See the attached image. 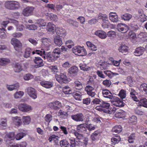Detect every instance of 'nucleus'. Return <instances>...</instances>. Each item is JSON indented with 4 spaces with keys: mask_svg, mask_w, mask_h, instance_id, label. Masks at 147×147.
Masks as SVG:
<instances>
[{
    "mask_svg": "<svg viewBox=\"0 0 147 147\" xmlns=\"http://www.w3.org/2000/svg\"><path fill=\"white\" fill-rule=\"evenodd\" d=\"M33 78V76L30 73L26 74L24 76V78L25 80H28Z\"/></svg>",
    "mask_w": 147,
    "mask_h": 147,
    "instance_id": "13d9d810",
    "label": "nucleus"
},
{
    "mask_svg": "<svg viewBox=\"0 0 147 147\" xmlns=\"http://www.w3.org/2000/svg\"><path fill=\"white\" fill-rule=\"evenodd\" d=\"M71 118L74 121H83L84 119V115L82 113H79L71 116Z\"/></svg>",
    "mask_w": 147,
    "mask_h": 147,
    "instance_id": "1a4fd4ad",
    "label": "nucleus"
},
{
    "mask_svg": "<svg viewBox=\"0 0 147 147\" xmlns=\"http://www.w3.org/2000/svg\"><path fill=\"white\" fill-rule=\"evenodd\" d=\"M54 42L58 46H60L63 44L62 40L59 36H56L54 38Z\"/></svg>",
    "mask_w": 147,
    "mask_h": 147,
    "instance_id": "412c9836",
    "label": "nucleus"
},
{
    "mask_svg": "<svg viewBox=\"0 0 147 147\" xmlns=\"http://www.w3.org/2000/svg\"><path fill=\"white\" fill-rule=\"evenodd\" d=\"M49 16L51 20L54 21H57L58 19V18L56 15L53 13H50L49 14Z\"/></svg>",
    "mask_w": 147,
    "mask_h": 147,
    "instance_id": "338daca9",
    "label": "nucleus"
},
{
    "mask_svg": "<svg viewBox=\"0 0 147 147\" xmlns=\"http://www.w3.org/2000/svg\"><path fill=\"white\" fill-rule=\"evenodd\" d=\"M59 144L61 147H67L69 146V145L68 141L66 139L61 140L60 141Z\"/></svg>",
    "mask_w": 147,
    "mask_h": 147,
    "instance_id": "58836bf2",
    "label": "nucleus"
},
{
    "mask_svg": "<svg viewBox=\"0 0 147 147\" xmlns=\"http://www.w3.org/2000/svg\"><path fill=\"white\" fill-rule=\"evenodd\" d=\"M140 88L141 90L147 94V84L145 83L142 84L140 86Z\"/></svg>",
    "mask_w": 147,
    "mask_h": 147,
    "instance_id": "5fc2aeb1",
    "label": "nucleus"
},
{
    "mask_svg": "<svg viewBox=\"0 0 147 147\" xmlns=\"http://www.w3.org/2000/svg\"><path fill=\"white\" fill-rule=\"evenodd\" d=\"M132 17L131 15L128 13H125L121 16V19L126 21H129L131 18Z\"/></svg>",
    "mask_w": 147,
    "mask_h": 147,
    "instance_id": "2f4dec72",
    "label": "nucleus"
},
{
    "mask_svg": "<svg viewBox=\"0 0 147 147\" xmlns=\"http://www.w3.org/2000/svg\"><path fill=\"white\" fill-rule=\"evenodd\" d=\"M77 129L81 132H84L87 130V125L83 123L78 125L77 126Z\"/></svg>",
    "mask_w": 147,
    "mask_h": 147,
    "instance_id": "c756f323",
    "label": "nucleus"
},
{
    "mask_svg": "<svg viewBox=\"0 0 147 147\" xmlns=\"http://www.w3.org/2000/svg\"><path fill=\"white\" fill-rule=\"evenodd\" d=\"M19 87L18 83H16L12 85H7L6 88L7 90L9 91H12L14 90L17 89Z\"/></svg>",
    "mask_w": 147,
    "mask_h": 147,
    "instance_id": "cd10ccee",
    "label": "nucleus"
},
{
    "mask_svg": "<svg viewBox=\"0 0 147 147\" xmlns=\"http://www.w3.org/2000/svg\"><path fill=\"white\" fill-rule=\"evenodd\" d=\"M117 29L122 33H125L128 30V26L125 24L119 23L117 25Z\"/></svg>",
    "mask_w": 147,
    "mask_h": 147,
    "instance_id": "6e6552de",
    "label": "nucleus"
},
{
    "mask_svg": "<svg viewBox=\"0 0 147 147\" xmlns=\"http://www.w3.org/2000/svg\"><path fill=\"white\" fill-rule=\"evenodd\" d=\"M24 94V93L23 92L21 91L17 92L14 94V97L16 98H20Z\"/></svg>",
    "mask_w": 147,
    "mask_h": 147,
    "instance_id": "bf43d9fd",
    "label": "nucleus"
},
{
    "mask_svg": "<svg viewBox=\"0 0 147 147\" xmlns=\"http://www.w3.org/2000/svg\"><path fill=\"white\" fill-rule=\"evenodd\" d=\"M26 134L22 132L19 133L16 135L15 138L16 140H19L22 138Z\"/></svg>",
    "mask_w": 147,
    "mask_h": 147,
    "instance_id": "680f3d73",
    "label": "nucleus"
},
{
    "mask_svg": "<svg viewBox=\"0 0 147 147\" xmlns=\"http://www.w3.org/2000/svg\"><path fill=\"white\" fill-rule=\"evenodd\" d=\"M36 24H37L38 26L40 27L45 26L46 25V22L45 20L43 19H38L36 20Z\"/></svg>",
    "mask_w": 147,
    "mask_h": 147,
    "instance_id": "f704fd0d",
    "label": "nucleus"
},
{
    "mask_svg": "<svg viewBox=\"0 0 147 147\" xmlns=\"http://www.w3.org/2000/svg\"><path fill=\"white\" fill-rule=\"evenodd\" d=\"M67 112L64 111L62 110H60L58 113V115L59 116H62V117L67 116Z\"/></svg>",
    "mask_w": 147,
    "mask_h": 147,
    "instance_id": "0e129e2a",
    "label": "nucleus"
},
{
    "mask_svg": "<svg viewBox=\"0 0 147 147\" xmlns=\"http://www.w3.org/2000/svg\"><path fill=\"white\" fill-rule=\"evenodd\" d=\"M73 133L76 137V138L79 140L78 142H82L81 140H83L84 139V137L83 135L75 131H74Z\"/></svg>",
    "mask_w": 147,
    "mask_h": 147,
    "instance_id": "72a5a7b5",
    "label": "nucleus"
},
{
    "mask_svg": "<svg viewBox=\"0 0 147 147\" xmlns=\"http://www.w3.org/2000/svg\"><path fill=\"white\" fill-rule=\"evenodd\" d=\"M18 107L20 111L24 112H27L32 110L31 107L26 104H20L19 105Z\"/></svg>",
    "mask_w": 147,
    "mask_h": 147,
    "instance_id": "9d476101",
    "label": "nucleus"
},
{
    "mask_svg": "<svg viewBox=\"0 0 147 147\" xmlns=\"http://www.w3.org/2000/svg\"><path fill=\"white\" fill-rule=\"evenodd\" d=\"M107 35L109 37L113 38L116 36V33L114 31L111 30L107 32Z\"/></svg>",
    "mask_w": 147,
    "mask_h": 147,
    "instance_id": "e2e57ef3",
    "label": "nucleus"
},
{
    "mask_svg": "<svg viewBox=\"0 0 147 147\" xmlns=\"http://www.w3.org/2000/svg\"><path fill=\"white\" fill-rule=\"evenodd\" d=\"M127 47L125 45L121 44L119 46L118 50L120 52L123 53L126 52L127 51Z\"/></svg>",
    "mask_w": 147,
    "mask_h": 147,
    "instance_id": "79ce46f5",
    "label": "nucleus"
},
{
    "mask_svg": "<svg viewBox=\"0 0 147 147\" xmlns=\"http://www.w3.org/2000/svg\"><path fill=\"white\" fill-rule=\"evenodd\" d=\"M61 104L60 102L58 101H55L50 103L49 106L50 108L55 110H57L60 109Z\"/></svg>",
    "mask_w": 147,
    "mask_h": 147,
    "instance_id": "f3484780",
    "label": "nucleus"
},
{
    "mask_svg": "<svg viewBox=\"0 0 147 147\" xmlns=\"http://www.w3.org/2000/svg\"><path fill=\"white\" fill-rule=\"evenodd\" d=\"M102 84L105 86L109 87L111 84V82L109 80H107L103 81Z\"/></svg>",
    "mask_w": 147,
    "mask_h": 147,
    "instance_id": "69168bd1",
    "label": "nucleus"
},
{
    "mask_svg": "<svg viewBox=\"0 0 147 147\" xmlns=\"http://www.w3.org/2000/svg\"><path fill=\"white\" fill-rule=\"evenodd\" d=\"M100 130H97L92 133L90 136V138L93 141H95L100 135Z\"/></svg>",
    "mask_w": 147,
    "mask_h": 147,
    "instance_id": "b1692460",
    "label": "nucleus"
},
{
    "mask_svg": "<svg viewBox=\"0 0 147 147\" xmlns=\"http://www.w3.org/2000/svg\"><path fill=\"white\" fill-rule=\"evenodd\" d=\"M73 95L76 100H81L82 93L80 92L73 93Z\"/></svg>",
    "mask_w": 147,
    "mask_h": 147,
    "instance_id": "c03bdc74",
    "label": "nucleus"
},
{
    "mask_svg": "<svg viewBox=\"0 0 147 147\" xmlns=\"http://www.w3.org/2000/svg\"><path fill=\"white\" fill-rule=\"evenodd\" d=\"M138 16L139 18L141 19H143V20H141V21L143 22L144 21H145L147 19V16H145L143 14V11L142 10H140L138 11Z\"/></svg>",
    "mask_w": 147,
    "mask_h": 147,
    "instance_id": "e433bc0d",
    "label": "nucleus"
},
{
    "mask_svg": "<svg viewBox=\"0 0 147 147\" xmlns=\"http://www.w3.org/2000/svg\"><path fill=\"white\" fill-rule=\"evenodd\" d=\"M122 130V127L120 125H116L114 126L112 129L113 132L119 133L121 132Z\"/></svg>",
    "mask_w": 147,
    "mask_h": 147,
    "instance_id": "c9c22d12",
    "label": "nucleus"
},
{
    "mask_svg": "<svg viewBox=\"0 0 147 147\" xmlns=\"http://www.w3.org/2000/svg\"><path fill=\"white\" fill-rule=\"evenodd\" d=\"M69 140L70 141V146L75 147L79 145L78 142L75 141V138H71L69 139Z\"/></svg>",
    "mask_w": 147,
    "mask_h": 147,
    "instance_id": "ea45409f",
    "label": "nucleus"
},
{
    "mask_svg": "<svg viewBox=\"0 0 147 147\" xmlns=\"http://www.w3.org/2000/svg\"><path fill=\"white\" fill-rule=\"evenodd\" d=\"M72 50L73 53L76 55H78L80 54V56H84L86 55L87 54L86 49L83 47L80 46H76L74 47Z\"/></svg>",
    "mask_w": 147,
    "mask_h": 147,
    "instance_id": "7ed1b4c3",
    "label": "nucleus"
},
{
    "mask_svg": "<svg viewBox=\"0 0 147 147\" xmlns=\"http://www.w3.org/2000/svg\"><path fill=\"white\" fill-rule=\"evenodd\" d=\"M42 56L45 59H47L49 62H53L58 58L57 56L56 55H54V54L52 53V54L49 55H46L45 52Z\"/></svg>",
    "mask_w": 147,
    "mask_h": 147,
    "instance_id": "9b49d317",
    "label": "nucleus"
},
{
    "mask_svg": "<svg viewBox=\"0 0 147 147\" xmlns=\"http://www.w3.org/2000/svg\"><path fill=\"white\" fill-rule=\"evenodd\" d=\"M56 30V33L57 36H66V31L63 28H58Z\"/></svg>",
    "mask_w": 147,
    "mask_h": 147,
    "instance_id": "c85d7f7f",
    "label": "nucleus"
},
{
    "mask_svg": "<svg viewBox=\"0 0 147 147\" xmlns=\"http://www.w3.org/2000/svg\"><path fill=\"white\" fill-rule=\"evenodd\" d=\"M74 85L76 89L79 90H81L83 88L82 84L78 80H76L74 81Z\"/></svg>",
    "mask_w": 147,
    "mask_h": 147,
    "instance_id": "a878e982",
    "label": "nucleus"
},
{
    "mask_svg": "<svg viewBox=\"0 0 147 147\" xmlns=\"http://www.w3.org/2000/svg\"><path fill=\"white\" fill-rule=\"evenodd\" d=\"M49 67L53 73H55L58 72L57 67L56 66H50Z\"/></svg>",
    "mask_w": 147,
    "mask_h": 147,
    "instance_id": "774afa93",
    "label": "nucleus"
},
{
    "mask_svg": "<svg viewBox=\"0 0 147 147\" xmlns=\"http://www.w3.org/2000/svg\"><path fill=\"white\" fill-rule=\"evenodd\" d=\"M13 123L16 126L18 127L20 126L22 124V121L21 118L20 117L16 116L12 118Z\"/></svg>",
    "mask_w": 147,
    "mask_h": 147,
    "instance_id": "dca6fc26",
    "label": "nucleus"
},
{
    "mask_svg": "<svg viewBox=\"0 0 147 147\" xmlns=\"http://www.w3.org/2000/svg\"><path fill=\"white\" fill-rule=\"evenodd\" d=\"M106 18H108V17L106 15L100 13L98 15V17L97 19V20L98 19H102L103 22L105 21L108 22V20L105 19Z\"/></svg>",
    "mask_w": 147,
    "mask_h": 147,
    "instance_id": "de8ad7c7",
    "label": "nucleus"
},
{
    "mask_svg": "<svg viewBox=\"0 0 147 147\" xmlns=\"http://www.w3.org/2000/svg\"><path fill=\"white\" fill-rule=\"evenodd\" d=\"M79 67L81 70L84 71H89L91 70V68L87 66L86 64L81 63Z\"/></svg>",
    "mask_w": 147,
    "mask_h": 147,
    "instance_id": "4c0bfd02",
    "label": "nucleus"
},
{
    "mask_svg": "<svg viewBox=\"0 0 147 147\" xmlns=\"http://www.w3.org/2000/svg\"><path fill=\"white\" fill-rule=\"evenodd\" d=\"M5 30L3 28H0V37L2 38L5 39L7 37L5 33L4 32Z\"/></svg>",
    "mask_w": 147,
    "mask_h": 147,
    "instance_id": "052dcab7",
    "label": "nucleus"
},
{
    "mask_svg": "<svg viewBox=\"0 0 147 147\" xmlns=\"http://www.w3.org/2000/svg\"><path fill=\"white\" fill-rule=\"evenodd\" d=\"M144 51L145 49L143 47H138L134 52V54L136 56H140L143 54Z\"/></svg>",
    "mask_w": 147,
    "mask_h": 147,
    "instance_id": "4be33fe9",
    "label": "nucleus"
},
{
    "mask_svg": "<svg viewBox=\"0 0 147 147\" xmlns=\"http://www.w3.org/2000/svg\"><path fill=\"white\" fill-rule=\"evenodd\" d=\"M109 18L113 23H117L119 21L118 16L115 12H110L109 14Z\"/></svg>",
    "mask_w": 147,
    "mask_h": 147,
    "instance_id": "f8f14e48",
    "label": "nucleus"
},
{
    "mask_svg": "<svg viewBox=\"0 0 147 147\" xmlns=\"http://www.w3.org/2000/svg\"><path fill=\"white\" fill-rule=\"evenodd\" d=\"M129 91L131 96L132 97V98L135 101H137L138 100V98L135 96L136 94V91L133 89L131 88L129 89Z\"/></svg>",
    "mask_w": 147,
    "mask_h": 147,
    "instance_id": "37998d69",
    "label": "nucleus"
},
{
    "mask_svg": "<svg viewBox=\"0 0 147 147\" xmlns=\"http://www.w3.org/2000/svg\"><path fill=\"white\" fill-rule=\"evenodd\" d=\"M22 119L25 124H28L30 122L31 119L29 116H24L22 117Z\"/></svg>",
    "mask_w": 147,
    "mask_h": 147,
    "instance_id": "a18cd8bd",
    "label": "nucleus"
},
{
    "mask_svg": "<svg viewBox=\"0 0 147 147\" xmlns=\"http://www.w3.org/2000/svg\"><path fill=\"white\" fill-rule=\"evenodd\" d=\"M11 43L14 46L15 49L17 51L21 50L22 47V43L17 39L13 38L11 40Z\"/></svg>",
    "mask_w": 147,
    "mask_h": 147,
    "instance_id": "39448f33",
    "label": "nucleus"
},
{
    "mask_svg": "<svg viewBox=\"0 0 147 147\" xmlns=\"http://www.w3.org/2000/svg\"><path fill=\"white\" fill-rule=\"evenodd\" d=\"M139 104L140 106L147 108V99L144 98L141 99L140 101Z\"/></svg>",
    "mask_w": 147,
    "mask_h": 147,
    "instance_id": "09e8293b",
    "label": "nucleus"
},
{
    "mask_svg": "<svg viewBox=\"0 0 147 147\" xmlns=\"http://www.w3.org/2000/svg\"><path fill=\"white\" fill-rule=\"evenodd\" d=\"M121 140V138L120 136H115L112 138L111 139V144L115 145L118 143Z\"/></svg>",
    "mask_w": 147,
    "mask_h": 147,
    "instance_id": "7c9ffc66",
    "label": "nucleus"
},
{
    "mask_svg": "<svg viewBox=\"0 0 147 147\" xmlns=\"http://www.w3.org/2000/svg\"><path fill=\"white\" fill-rule=\"evenodd\" d=\"M10 60L9 59L5 58H0V65H5L10 63Z\"/></svg>",
    "mask_w": 147,
    "mask_h": 147,
    "instance_id": "a19ab883",
    "label": "nucleus"
},
{
    "mask_svg": "<svg viewBox=\"0 0 147 147\" xmlns=\"http://www.w3.org/2000/svg\"><path fill=\"white\" fill-rule=\"evenodd\" d=\"M63 92L65 94H69L72 93L71 90L69 88V87L65 86L63 90Z\"/></svg>",
    "mask_w": 147,
    "mask_h": 147,
    "instance_id": "864d4df0",
    "label": "nucleus"
},
{
    "mask_svg": "<svg viewBox=\"0 0 147 147\" xmlns=\"http://www.w3.org/2000/svg\"><path fill=\"white\" fill-rule=\"evenodd\" d=\"M7 119L6 118H2L1 119L0 128H2L3 127H6L7 126Z\"/></svg>",
    "mask_w": 147,
    "mask_h": 147,
    "instance_id": "49530a36",
    "label": "nucleus"
},
{
    "mask_svg": "<svg viewBox=\"0 0 147 147\" xmlns=\"http://www.w3.org/2000/svg\"><path fill=\"white\" fill-rule=\"evenodd\" d=\"M14 70L16 72H19L23 70L22 65L20 63H15L13 64Z\"/></svg>",
    "mask_w": 147,
    "mask_h": 147,
    "instance_id": "5701e85b",
    "label": "nucleus"
},
{
    "mask_svg": "<svg viewBox=\"0 0 147 147\" xmlns=\"http://www.w3.org/2000/svg\"><path fill=\"white\" fill-rule=\"evenodd\" d=\"M52 53L56 55L57 56V58H58L61 53L60 49L58 47L55 48L53 50Z\"/></svg>",
    "mask_w": 147,
    "mask_h": 147,
    "instance_id": "4d7b16f0",
    "label": "nucleus"
},
{
    "mask_svg": "<svg viewBox=\"0 0 147 147\" xmlns=\"http://www.w3.org/2000/svg\"><path fill=\"white\" fill-rule=\"evenodd\" d=\"M32 53V55L36 54L42 56L43 54L45 53V51L44 49L38 48V49L32 51V50L31 48L28 47L26 48L25 50L24 57L26 58L29 57L30 56Z\"/></svg>",
    "mask_w": 147,
    "mask_h": 147,
    "instance_id": "f257e3e1",
    "label": "nucleus"
},
{
    "mask_svg": "<svg viewBox=\"0 0 147 147\" xmlns=\"http://www.w3.org/2000/svg\"><path fill=\"white\" fill-rule=\"evenodd\" d=\"M34 61L35 63L36 64L34 66V67L35 68H38L44 65L42 60L40 57H35Z\"/></svg>",
    "mask_w": 147,
    "mask_h": 147,
    "instance_id": "4468645a",
    "label": "nucleus"
},
{
    "mask_svg": "<svg viewBox=\"0 0 147 147\" xmlns=\"http://www.w3.org/2000/svg\"><path fill=\"white\" fill-rule=\"evenodd\" d=\"M137 118L134 116H132L129 118V123L131 124H135L137 122Z\"/></svg>",
    "mask_w": 147,
    "mask_h": 147,
    "instance_id": "8fccbe9b",
    "label": "nucleus"
},
{
    "mask_svg": "<svg viewBox=\"0 0 147 147\" xmlns=\"http://www.w3.org/2000/svg\"><path fill=\"white\" fill-rule=\"evenodd\" d=\"M27 92L28 95L34 99H36L37 97V93L35 90L31 87L28 88Z\"/></svg>",
    "mask_w": 147,
    "mask_h": 147,
    "instance_id": "ddd939ff",
    "label": "nucleus"
},
{
    "mask_svg": "<svg viewBox=\"0 0 147 147\" xmlns=\"http://www.w3.org/2000/svg\"><path fill=\"white\" fill-rule=\"evenodd\" d=\"M78 72V68L75 66H73L68 69V73L71 76H76Z\"/></svg>",
    "mask_w": 147,
    "mask_h": 147,
    "instance_id": "2eb2a0df",
    "label": "nucleus"
},
{
    "mask_svg": "<svg viewBox=\"0 0 147 147\" xmlns=\"http://www.w3.org/2000/svg\"><path fill=\"white\" fill-rule=\"evenodd\" d=\"M136 136L134 133H132L128 138V141L129 143H132L134 142Z\"/></svg>",
    "mask_w": 147,
    "mask_h": 147,
    "instance_id": "3c124183",
    "label": "nucleus"
},
{
    "mask_svg": "<svg viewBox=\"0 0 147 147\" xmlns=\"http://www.w3.org/2000/svg\"><path fill=\"white\" fill-rule=\"evenodd\" d=\"M34 7L32 6H28L23 10L22 14L25 16L28 17L33 14Z\"/></svg>",
    "mask_w": 147,
    "mask_h": 147,
    "instance_id": "0eeeda50",
    "label": "nucleus"
},
{
    "mask_svg": "<svg viewBox=\"0 0 147 147\" xmlns=\"http://www.w3.org/2000/svg\"><path fill=\"white\" fill-rule=\"evenodd\" d=\"M15 138L14 133L13 132L8 133L6 134L5 136V140L6 141L13 140Z\"/></svg>",
    "mask_w": 147,
    "mask_h": 147,
    "instance_id": "393cba45",
    "label": "nucleus"
},
{
    "mask_svg": "<svg viewBox=\"0 0 147 147\" xmlns=\"http://www.w3.org/2000/svg\"><path fill=\"white\" fill-rule=\"evenodd\" d=\"M53 83L49 81H42L40 82L41 85L47 88H49L53 87Z\"/></svg>",
    "mask_w": 147,
    "mask_h": 147,
    "instance_id": "6ab92c4d",
    "label": "nucleus"
},
{
    "mask_svg": "<svg viewBox=\"0 0 147 147\" xmlns=\"http://www.w3.org/2000/svg\"><path fill=\"white\" fill-rule=\"evenodd\" d=\"M55 78L56 80L61 84L67 83L68 82V78L66 75L64 73L61 74L60 75L56 74Z\"/></svg>",
    "mask_w": 147,
    "mask_h": 147,
    "instance_id": "20e7f679",
    "label": "nucleus"
},
{
    "mask_svg": "<svg viewBox=\"0 0 147 147\" xmlns=\"http://www.w3.org/2000/svg\"><path fill=\"white\" fill-rule=\"evenodd\" d=\"M95 34L101 39H104L107 37V34L102 30H98L95 32Z\"/></svg>",
    "mask_w": 147,
    "mask_h": 147,
    "instance_id": "aec40b11",
    "label": "nucleus"
},
{
    "mask_svg": "<svg viewBox=\"0 0 147 147\" xmlns=\"http://www.w3.org/2000/svg\"><path fill=\"white\" fill-rule=\"evenodd\" d=\"M100 105L96 107V109L99 111L103 109V108L108 109L110 107V104L106 102L102 101Z\"/></svg>",
    "mask_w": 147,
    "mask_h": 147,
    "instance_id": "a211bd4d",
    "label": "nucleus"
},
{
    "mask_svg": "<svg viewBox=\"0 0 147 147\" xmlns=\"http://www.w3.org/2000/svg\"><path fill=\"white\" fill-rule=\"evenodd\" d=\"M111 102L112 105L117 107H122L125 105V103L121 100L118 97L115 96H113V98L111 99Z\"/></svg>",
    "mask_w": 147,
    "mask_h": 147,
    "instance_id": "423d86ee",
    "label": "nucleus"
},
{
    "mask_svg": "<svg viewBox=\"0 0 147 147\" xmlns=\"http://www.w3.org/2000/svg\"><path fill=\"white\" fill-rule=\"evenodd\" d=\"M118 95L122 99L125 98L126 96V91L123 90H121L120 91Z\"/></svg>",
    "mask_w": 147,
    "mask_h": 147,
    "instance_id": "603ef678",
    "label": "nucleus"
},
{
    "mask_svg": "<svg viewBox=\"0 0 147 147\" xmlns=\"http://www.w3.org/2000/svg\"><path fill=\"white\" fill-rule=\"evenodd\" d=\"M5 7L7 9L11 10H14L18 9L20 7L18 2L16 1H7L5 3Z\"/></svg>",
    "mask_w": 147,
    "mask_h": 147,
    "instance_id": "f03ea898",
    "label": "nucleus"
},
{
    "mask_svg": "<svg viewBox=\"0 0 147 147\" xmlns=\"http://www.w3.org/2000/svg\"><path fill=\"white\" fill-rule=\"evenodd\" d=\"M102 94L105 97L111 99L113 96L112 94L108 90H104L102 91Z\"/></svg>",
    "mask_w": 147,
    "mask_h": 147,
    "instance_id": "bb28decb",
    "label": "nucleus"
},
{
    "mask_svg": "<svg viewBox=\"0 0 147 147\" xmlns=\"http://www.w3.org/2000/svg\"><path fill=\"white\" fill-rule=\"evenodd\" d=\"M47 29L49 32H54L55 29V25L51 22L48 23Z\"/></svg>",
    "mask_w": 147,
    "mask_h": 147,
    "instance_id": "473e14b6",
    "label": "nucleus"
},
{
    "mask_svg": "<svg viewBox=\"0 0 147 147\" xmlns=\"http://www.w3.org/2000/svg\"><path fill=\"white\" fill-rule=\"evenodd\" d=\"M96 128V126L91 123L87 124V129L90 131L94 130Z\"/></svg>",
    "mask_w": 147,
    "mask_h": 147,
    "instance_id": "6e6d98bb",
    "label": "nucleus"
}]
</instances>
